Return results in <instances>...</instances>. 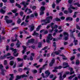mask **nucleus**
I'll return each instance as SVG.
<instances>
[{
  "label": "nucleus",
  "mask_w": 80,
  "mask_h": 80,
  "mask_svg": "<svg viewBox=\"0 0 80 80\" xmlns=\"http://www.w3.org/2000/svg\"><path fill=\"white\" fill-rule=\"evenodd\" d=\"M52 34L51 33L49 34L48 35V36L47 37V39L46 40V42L47 43H49V42H50V40H52V39H53V37H52Z\"/></svg>",
  "instance_id": "f257e3e1"
},
{
  "label": "nucleus",
  "mask_w": 80,
  "mask_h": 80,
  "mask_svg": "<svg viewBox=\"0 0 80 80\" xmlns=\"http://www.w3.org/2000/svg\"><path fill=\"white\" fill-rule=\"evenodd\" d=\"M21 4L23 5L24 6V8H22V10H25V8H26L27 6L29 4V3L28 2H26L25 1H22L21 2Z\"/></svg>",
  "instance_id": "f03ea898"
},
{
  "label": "nucleus",
  "mask_w": 80,
  "mask_h": 80,
  "mask_svg": "<svg viewBox=\"0 0 80 80\" xmlns=\"http://www.w3.org/2000/svg\"><path fill=\"white\" fill-rule=\"evenodd\" d=\"M3 68V66H2V65L0 64V69L1 70V74L2 75H5V72H7V71L4 69Z\"/></svg>",
  "instance_id": "7ed1b4c3"
},
{
  "label": "nucleus",
  "mask_w": 80,
  "mask_h": 80,
  "mask_svg": "<svg viewBox=\"0 0 80 80\" xmlns=\"http://www.w3.org/2000/svg\"><path fill=\"white\" fill-rule=\"evenodd\" d=\"M8 18H9L8 17V16H5L4 20H6V23H7L8 24L12 23L13 20H8Z\"/></svg>",
  "instance_id": "20e7f679"
},
{
  "label": "nucleus",
  "mask_w": 80,
  "mask_h": 80,
  "mask_svg": "<svg viewBox=\"0 0 80 80\" xmlns=\"http://www.w3.org/2000/svg\"><path fill=\"white\" fill-rule=\"evenodd\" d=\"M45 73L46 74V75H47L46 77L44 76V74L43 73H42V75L43 78H47V77H48V76H49L50 74V72H49V70H48L46 71L45 72Z\"/></svg>",
  "instance_id": "39448f33"
},
{
  "label": "nucleus",
  "mask_w": 80,
  "mask_h": 80,
  "mask_svg": "<svg viewBox=\"0 0 80 80\" xmlns=\"http://www.w3.org/2000/svg\"><path fill=\"white\" fill-rule=\"evenodd\" d=\"M12 52H13V55L14 57H18V53H17V49H15L12 50Z\"/></svg>",
  "instance_id": "423d86ee"
},
{
  "label": "nucleus",
  "mask_w": 80,
  "mask_h": 80,
  "mask_svg": "<svg viewBox=\"0 0 80 80\" xmlns=\"http://www.w3.org/2000/svg\"><path fill=\"white\" fill-rule=\"evenodd\" d=\"M62 65L64 68H67V67H69V65L68 64V63L63 62L62 64Z\"/></svg>",
  "instance_id": "0eeeda50"
},
{
  "label": "nucleus",
  "mask_w": 80,
  "mask_h": 80,
  "mask_svg": "<svg viewBox=\"0 0 80 80\" xmlns=\"http://www.w3.org/2000/svg\"><path fill=\"white\" fill-rule=\"evenodd\" d=\"M54 63H55V59L53 58L51 60V62L49 63V66L50 67L53 66V65Z\"/></svg>",
  "instance_id": "6e6552de"
},
{
  "label": "nucleus",
  "mask_w": 80,
  "mask_h": 80,
  "mask_svg": "<svg viewBox=\"0 0 80 80\" xmlns=\"http://www.w3.org/2000/svg\"><path fill=\"white\" fill-rule=\"evenodd\" d=\"M49 19H51L52 20V19H53V17L52 16H48L46 20L47 22H48V21H49V23H50V21Z\"/></svg>",
  "instance_id": "1a4fd4ad"
},
{
  "label": "nucleus",
  "mask_w": 80,
  "mask_h": 80,
  "mask_svg": "<svg viewBox=\"0 0 80 80\" xmlns=\"http://www.w3.org/2000/svg\"><path fill=\"white\" fill-rule=\"evenodd\" d=\"M29 27H30V32H32L33 30H34V28L35 27V26L33 24H32V26H30Z\"/></svg>",
  "instance_id": "9d476101"
},
{
  "label": "nucleus",
  "mask_w": 80,
  "mask_h": 80,
  "mask_svg": "<svg viewBox=\"0 0 80 80\" xmlns=\"http://www.w3.org/2000/svg\"><path fill=\"white\" fill-rule=\"evenodd\" d=\"M22 47L23 48V50L22 51V54H24V53H25V52H26L27 47L25 46H22Z\"/></svg>",
  "instance_id": "9b49d317"
},
{
  "label": "nucleus",
  "mask_w": 80,
  "mask_h": 80,
  "mask_svg": "<svg viewBox=\"0 0 80 80\" xmlns=\"http://www.w3.org/2000/svg\"><path fill=\"white\" fill-rule=\"evenodd\" d=\"M66 21H72V20H73V18L71 17H68L66 18Z\"/></svg>",
  "instance_id": "f8f14e48"
},
{
  "label": "nucleus",
  "mask_w": 80,
  "mask_h": 80,
  "mask_svg": "<svg viewBox=\"0 0 80 80\" xmlns=\"http://www.w3.org/2000/svg\"><path fill=\"white\" fill-rule=\"evenodd\" d=\"M73 38L74 39L73 42H74L75 45H77V42H78V40H75V38L73 37Z\"/></svg>",
  "instance_id": "ddd939ff"
},
{
  "label": "nucleus",
  "mask_w": 80,
  "mask_h": 80,
  "mask_svg": "<svg viewBox=\"0 0 80 80\" xmlns=\"http://www.w3.org/2000/svg\"><path fill=\"white\" fill-rule=\"evenodd\" d=\"M41 12H43L44 10H45V8L43 6H42L40 9Z\"/></svg>",
  "instance_id": "4468645a"
},
{
  "label": "nucleus",
  "mask_w": 80,
  "mask_h": 80,
  "mask_svg": "<svg viewBox=\"0 0 80 80\" xmlns=\"http://www.w3.org/2000/svg\"><path fill=\"white\" fill-rule=\"evenodd\" d=\"M69 69H70V71L71 72L70 73V75H72V74H73V73H74V71L72 72V71H73V68H69Z\"/></svg>",
  "instance_id": "2eb2a0df"
},
{
  "label": "nucleus",
  "mask_w": 80,
  "mask_h": 80,
  "mask_svg": "<svg viewBox=\"0 0 80 80\" xmlns=\"http://www.w3.org/2000/svg\"><path fill=\"white\" fill-rule=\"evenodd\" d=\"M21 78H22V75L21 76L17 75L16 76V79L15 80H19V79H21Z\"/></svg>",
  "instance_id": "dca6fc26"
},
{
  "label": "nucleus",
  "mask_w": 80,
  "mask_h": 80,
  "mask_svg": "<svg viewBox=\"0 0 80 80\" xmlns=\"http://www.w3.org/2000/svg\"><path fill=\"white\" fill-rule=\"evenodd\" d=\"M28 43H33L35 42V40H34V39H32L30 40H28Z\"/></svg>",
  "instance_id": "f3484780"
},
{
  "label": "nucleus",
  "mask_w": 80,
  "mask_h": 80,
  "mask_svg": "<svg viewBox=\"0 0 80 80\" xmlns=\"http://www.w3.org/2000/svg\"><path fill=\"white\" fill-rule=\"evenodd\" d=\"M19 43H20V42L19 41V40H17V42L16 44V45L17 46V47H18V48L20 47V44H19Z\"/></svg>",
  "instance_id": "a211bd4d"
},
{
  "label": "nucleus",
  "mask_w": 80,
  "mask_h": 80,
  "mask_svg": "<svg viewBox=\"0 0 80 80\" xmlns=\"http://www.w3.org/2000/svg\"><path fill=\"white\" fill-rule=\"evenodd\" d=\"M62 67L61 66H59L58 67H56L55 68V70H57V69H61Z\"/></svg>",
  "instance_id": "6ab92c4d"
},
{
  "label": "nucleus",
  "mask_w": 80,
  "mask_h": 80,
  "mask_svg": "<svg viewBox=\"0 0 80 80\" xmlns=\"http://www.w3.org/2000/svg\"><path fill=\"white\" fill-rule=\"evenodd\" d=\"M10 76H11V78H9V80H12V79H13V74H9Z\"/></svg>",
  "instance_id": "aec40b11"
},
{
  "label": "nucleus",
  "mask_w": 80,
  "mask_h": 80,
  "mask_svg": "<svg viewBox=\"0 0 80 80\" xmlns=\"http://www.w3.org/2000/svg\"><path fill=\"white\" fill-rule=\"evenodd\" d=\"M14 64V61H11L9 62V65H11V66H12Z\"/></svg>",
  "instance_id": "412c9836"
},
{
  "label": "nucleus",
  "mask_w": 80,
  "mask_h": 80,
  "mask_svg": "<svg viewBox=\"0 0 80 80\" xmlns=\"http://www.w3.org/2000/svg\"><path fill=\"white\" fill-rule=\"evenodd\" d=\"M75 76H76V75L75 74H74L73 76L72 75L70 76L69 77L68 79H69V80H70V79H72V78H73V77H75Z\"/></svg>",
  "instance_id": "4be33fe9"
},
{
  "label": "nucleus",
  "mask_w": 80,
  "mask_h": 80,
  "mask_svg": "<svg viewBox=\"0 0 80 80\" xmlns=\"http://www.w3.org/2000/svg\"><path fill=\"white\" fill-rule=\"evenodd\" d=\"M48 23H50V21H48V22H45L44 23H42L41 25H47Z\"/></svg>",
  "instance_id": "5701e85b"
},
{
  "label": "nucleus",
  "mask_w": 80,
  "mask_h": 80,
  "mask_svg": "<svg viewBox=\"0 0 80 80\" xmlns=\"http://www.w3.org/2000/svg\"><path fill=\"white\" fill-rule=\"evenodd\" d=\"M78 12H75L74 13V15L73 16V18H75V17H77V15L78 13Z\"/></svg>",
  "instance_id": "b1692460"
},
{
  "label": "nucleus",
  "mask_w": 80,
  "mask_h": 80,
  "mask_svg": "<svg viewBox=\"0 0 80 80\" xmlns=\"http://www.w3.org/2000/svg\"><path fill=\"white\" fill-rule=\"evenodd\" d=\"M64 37H68V32H64L63 33Z\"/></svg>",
  "instance_id": "393cba45"
},
{
  "label": "nucleus",
  "mask_w": 80,
  "mask_h": 80,
  "mask_svg": "<svg viewBox=\"0 0 80 80\" xmlns=\"http://www.w3.org/2000/svg\"><path fill=\"white\" fill-rule=\"evenodd\" d=\"M1 13L4 14V13L6 12V11L5 10H3V9L2 8L1 9Z\"/></svg>",
  "instance_id": "a878e982"
},
{
  "label": "nucleus",
  "mask_w": 80,
  "mask_h": 80,
  "mask_svg": "<svg viewBox=\"0 0 80 80\" xmlns=\"http://www.w3.org/2000/svg\"><path fill=\"white\" fill-rule=\"evenodd\" d=\"M33 36L36 35L37 36H38V33L36 32V31H34V33L32 34Z\"/></svg>",
  "instance_id": "bb28decb"
},
{
  "label": "nucleus",
  "mask_w": 80,
  "mask_h": 80,
  "mask_svg": "<svg viewBox=\"0 0 80 80\" xmlns=\"http://www.w3.org/2000/svg\"><path fill=\"white\" fill-rule=\"evenodd\" d=\"M17 60L18 62H22V61H23V59H21L19 58H17Z\"/></svg>",
  "instance_id": "cd10ccee"
},
{
  "label": "nucleus",
  "mask_w": 80,
  "mask_h": 80,
  "mask_svg": "<svg viewBox=\"0 0 80 80\" xmlns=\"http://www.w3.org/2000/svg\"><path fill=\"white\" fill-rule=\"evenodd\" d=\"M16 6H17V7H18V8H21V6H20V4H19L17 3H16Z\"/></svg>",
  "instance_id": "c85d7f7f"
},
{
  "label": "nucleus",
  "mask_w": 80,
  "mask_h": 80,
  "mask_svg": "<svg viewBox=\"0 0 80 80\" xmlns=\"http://www.w3.org/2000/svg\"><path fill=\"white\" fill-rule=\"evenodd\" d=\"M5 57H6V54L4 55L3 56H1L0 57L1 59H5Z\"/></svg>",
  "instance_id": "c756f323"
},
{
  "label": "nucleus",
  "mask_w": 80,
  "mask_h": 80,
  "mask_svg": "<svg viewBox=\"0 0 80 80\" xmlns=\"http://www.w3.org/2000/svg\"><path fill=\"white\" fill-rule=\"evenodd\" d=\"M70 8V9H71V8H72V9L75 10V8L73 7L72 6V5L71 4H70V8Z\"/></svg>",
  "instance_id": "7c9ffc66"
},
{
  "label": "nucleus",
  "mask_w": 80,
  "mask_h": 80,
  "mask_svg": "<svg viewBox=\"0 0 80 80\" xmlns=\"http://www.w3.org/2000/svg\"><path fill=\"white\" fill-rule=\"evenodd\" d=\"M22 22V20L21 19H20V18H19L17 21V23H18V24H20V23Z\"/></svg>",
  "instance_id": "2f4dec72"
},
{
  "label": "nucleus",
  "mask_w": 80,
  "mask_h": 80,
  "mask_svg": "<svg viewBox=\"0 0 80 80\" xmlns=\"http://www.w3.org/2000/svg\"><path fill=\"white\" fill-rule=\"evenodd\" d=\"M76 64L77 65H79V64H80V61H79L78 60L76 61Z\"/></svg>",
  "instance_id": "473e14b6"
},
{
  "label": "nucleus",
  "mask_w": 80,
  "mask_h": 80,
  "mask_svg": "<svg viewBox=\"0 0 80 80\" xmlns=\"http://www.w3.org/2000/svg\"><path fill=\"white\" fill-rule=\"evenodd\" d=\"M22 78H24V77H27L28 76L27 74H23L21 75Z\"/></svg>",
  "instance_id": "72a5a7b5"
},
{
  "label": "nucleus",
  "mask_w": 80,
  "mask_h": 80,
  "mask_svg": "<svg viewBox=\"0 0 80 80\" xmlns=\"http://www.w3.org/2000/svg\"><path fill=\"white\" fill-rule=\"evenodd\" d=\"M17 12V9H16L14 10H12V12H13V13H16Z\"/></svg>",
  "instance_id": "f704fd0d"
},
{
  "label": "nucleus",
  "mask_w": 80,
  "mask_h": 80,
  "mask_svg": "<svg viewBox=\"0 0 80 80\" xmlns=\"http://www.w3.org/2000/svg\"><path fill=\"white\" fill-rule=\"evenodd\" d=\"M68 10L69 11V13H72V12H73L72 10H71V9H70V8H68Z\"/></svg>",
  "instance_id": "c9c22d12"
},
{
  "label": "nucleus",
  "mask_w": 80,
  "mask_h": 80,
  "mask_svg": "<svg viewBox=\"0 0 80 80\" xmlns=\"http://www.w3.org/2000/svg\"><path fill=\"white\" fill-rule=\"evenodd\" d=\"M42 47V43L41 42H39L38 43V48H40Z\"/></svg>",
  "instance_id": "e433bc0d"
},
{
  "label": "nucleus",
  "mask_w": 80,
  "mask_h": 80,
  "mask_svg": "<svg viewBox=\"0 0 80 80\" xmlns=\"http://www.w3.org/2000/svg\"><path fill=\"white\" fill-rule=\"evenodd\" d=\"M13 59H15V58L12 56H10V59H9V60H12Z\"/></svg>",
  "instance_id": "4c0bfd02"
},
{
  "label": "nucleus",
  "mask_w": 80,
  "mask_h": 80,
  "mask_svg": "<svg viewBox=\"0 0 80 80\" xmlns=\"http://www.w3.org/2000/svg\"><path fill=\"white\" fill-rule=\"evenodd\" d=\"M55 20L56 21H57V22H60V21H61V20L58 18H56Z\"/></svg>",
  "instance_id": "58836bf2"
},
{
  "label": "nucleus",
  "mask_w": 80,
  "mask_h": 80,
  "mask_svg": "<svg viewBox=\"0 0 80 80\" xmlns=\"http://www.w3.org/2000/svg\"><path fill=\"white\" fill-rule=\"evenodd\" d=\"M57 27H58V26L57 25H55L54 27H52V28L54 30V29H55V28H57Z\"/></svg>",
  "instance_id": "ea45409f"
},
{
  "label": "nucleus",
  "mask_w": 80,
  "mask_h": 80,
  "mask_svg": "<svg viewBox=\"0 0 80 80\" xmlns=\"http://www.w3.org/2000/svg\"><path fill=\"white\" fill-rule=\"evenodd\" d=\"M64 73L66 75H69V74L70 73V72H69L68 71H66L64 72Z\"/></svg>",
  "instance_id": "a19ab883"
},
{
  "label": "nucleus",
  "mask_w": 80,
  "mask_h": 80,
  "mask_svg": "<svg viewBox=\"0 0 80 80\" xmlns=\"http://www.w3.org/2000/svg\"><path fill=\"white\" fill-rule=\"evenodd\" d=\"M20 15L21 16V17H22L23 16V12L22 11H21L20 12Z\"/></svg>",
  "instance_id": "79ce46f5"
},
{
  "label": "nucleus",
  "mask_w": 80,
  "mask_h": 80,
  "mask_svg": "<svg viewBox=\"0 0 80 80\" xmlns=\"http://www.w3.org/2000/svg\"><path fill=\"white\" fill-rule=\"evenodd\" d=\"M9 56H11V54H10V53H8L7 54V55H6V57H8Z\"/></svg>",
  "instance_id": "37998d69"
},
{
  "label": "nucleus",
  "mask_w": 80,
  "mask_h": 80,
  "mask_svg": "<svg viewBox=\"0 0 80 80\" xmlns=\"http://www.w3.org/2000/svg\"><path fill=\"white\" fill-rule=\"evenodd\" d=\"M58 75H60L59 78H62V74L60 73H59L58 74Z\"/></svg>",
  "instance_id": "c03bdc74"
},
{
  "label": "nucleus",
  "mask_w": 80,
  "mask_h": 80,
  "mask_svg": "<svg viewBox=\"0 0 80 80\" xmlns=\"http://www.w3.org/2000/svg\"><path fill=\"white\" fill-rule=\"evenodd\" d=\"M64 13L65 14H68V12L67 10H65L64 11Z\"/></svg>",
  "instance_id": "a18cd8bd"
},
{
  "label": "nucleus",
  "mask_w": 80,
  "mask_h": 80,
  "mask_svg": "<svg viewBox=\"0 0 80 80\" xmlns=\"http://www.w3.org/2000/svg\"><path fill=\"white\" fill-rule=\"evenodd\" d=\"M53 46L54 47H56V46H57V45H56V42H53Z\"/></svg>",
  "instance_id": "49530a36"
},
{
  "label": "nucleus",
  "mask_w": 80,
  "mask_h": 80,
  "mask_svg": "<svg viewBox=\"0 0 80 80\" xmlns=\"http://www.w3.org/2000/svg\"><path fill=\"white\" fill-rule=\"evenodd\" d=\"M14 39V38L13 37L11 38V39L12 40V42H16V41H17L16 40V39L14 40L13 39Z\"/></svg>",
  "instance_id": "de8ad7c7"
},
{
  "label": "nucleus",
  "mask_w": 80,
  "mask_h": 80,
  "mask_svg": "<svg viewBox=\"0 0 80 80\" xmlns=\"http://www.w3.org/2000/svg\"><path fill=\"white\" fill-rule=\"evenodd\" d=\"M24 70H28V71H29V70H30V68H24Z\"/></svg>",
  "instance_id": "09e8293b"
},
{
  "label": "nucleus",
  "mask_w": 80,
  "mask_h": 80,
  "mask_svg": "<svg viewBox=\"0 0 80 80\" xmlns=\"http://www.w3.org/2000/svg\"><path fill=\"white\" fill-rule=\"evenodd\" d=\"M60 18L61 20H65V17L63 16H62Z\"/></svg>",
  "instance_id": "8fccbe9b"
},
{
  "label": "nucleus",
  "mask_w": 80,
  "mask_h": 80,
  "mask_svg": "<svg viewBox=\"0 0 80 80\" xmlns=\"http://www.w3.org/2000/svg\"><path fill=\"white\" fill-rule=\"evenodd\" d=\"M76 28L78 30H80V26H79L78 24L76 25Z\"/></svg>",
  "instance_id": "3c124183"
},
{
  "label": "nucleus",
  "mask_w": 80,
  "mask_h": 80,
  "mask_svg": "<svg viewBox=\"0 0 80 80\" xmlns=\"http://www.w3.org/2000/svg\"><path fill=\"white\" fill-rule=\"evenodd\" d=\"M55 52H53L51 53V57H54L55 56Z\"/></svg>",
  "instance_id": "603ef678"
},
{
  "label": "nucleus",
  "mask_w": 80,
  "mask_h": 80,
  "mask_svg": "<svg viewBox=\"0 0 80 80\" xmlns=\"http://www.w3.org/2000/svg\"><path fill=\"white\" fill-rule=\"evenodd\" d=\"M10 2L11 3H14L15 1L14 0H10Z\"/></svg>",
  "instance_id": "864d4df0"
},
{
  "label": "nucleus",
  "mask_w": 80,
  "mask_h": 80,
  "mask_svg": "<svg viewBox=\"0 0 80 80\" xmlns=\"http://www.w3.org/2000/svg\"><path fill=\"white\" fill-rule=\"evenodd\" d=\"M68 37H67V36L65 37V38H64L65 40V41L67 40L68 39Z\"/></svg>",
  "instance_id": "5fc2aeb1"
},
{
  "label": "nucleus",
  "mask_w": 80,
  "mask_h": 80,
  "mask_svg": "<svg viewBox=\"0 0 80 80\" xmlns=\"http://www.w3.org/2000/svg\"><path fill=\"white\" fill-rule=\"evenodd\" d=\"M50 25H51V28H52L53 27V26L54 25V23L51 22L50 23Z\"/></svg>",
  "instance_id": "6e6d98bb"
},
{
  "label": "nucleus",
  "mask_w": 80,
  "mask_h": 80,
  "mask_svg": "<svg viewBox=\"0 0 80 80\" xmlns=\"http://www.w3.org/2000/svg\"><path fill=\"white\" fill-rule=\"evenodd\" d=\"M36 8H37V7L35 6H34L32 7V9L33 10H35V9H36Z\"/></svg>",
  "instance_id": "4d7b16f0"
},
{
  "label": "nucleus",
  "mask_w": 80,
  "mask_h": 80,
  "mask_svg": "<svg viewBox=\"0 0 80 80\" xmlns=\"http://www.w3.org/2000/svg\"><path fill=\"white\" fill-rule=\"evenodd\" d=\"M4 65H5L7 64V60H5L4 62Z\"/></svg>",
  "instance_id": "13d9d810"
},
{
  "label": "nucleus",
  "mask_w": 80,
  "mask_h": 80,
  "mask_svg": "<svg viewBox=\"0 0 80 80\" xmlns=\"http://www.w3.org/2000/svg\"><path fill=\"white\" fill-rule=\"evenodd\" d=\"M43 14H44V12L41 11V12H40V15H43Z\"/></svg>",
  "instance_id": "bf43d9fd"
},
{
  "label": "nucleus",
  "mask_w": 80,
  "mask_h": 80,
  "mask_svg": "<svg viewBox=\"0 0 80 80\" xmlns=\"http://www.w3.org/2000/svg\"><path fill=\"white\" fill-rule=\"evenodd\" d=\"M27 58V55H25L23 56V58L24 60H26V58Z\"/></svg>",
  "instance_id": "052dcab7"
},
{
  "label": "nucleus",
  "mask_w": 80,
  "mask_h": 80,
  "mask_svg": "<svg viewBox=\"0 0 80 80\" xmlns=\"http://www.w3.org/2000/svg\"><path fill=\"white\" fill-rule=\"evenodd\" d=\"M30 18H33L34 17V15L33 14H31L30 16Z\"/></svg>",
  "instance_id": "680f3d73"
},
{
  "label": "nucleus",
  "mask_w": 80,
  "mask_h": 80,
  "mask_svg": "<svg viewBox=\"0 0 80 80\" xmlns=\"http://www.w3.org/2000/svg\"><path fill=\"white\" fill-rule=\"evenodd\" d=\"M52 7L53 8H55V4L53 3L52 5Z\"/></svg>",
  "instance_id": "e2e57ef3"
},
{
  "label": "nucleus",
  "mask_w": 80,
  "mask_h": 80,
  "mask_svg": "<svg viewBox=\"0 0 80 80\" xmlns=\"http://www.w3.org/2000/svg\"><path fill=\"white\" fill-rule=\"evenodd\" d=\"M73 1V0H69L68 2L69 3H72V2Z\"/></svg>",
  "instance_id": "0e129e2a"
},
{
  "label": "nucleus",
  "mask_w": 80,
  "mask_h": 80,
  "mask_svg": "<svg viewBox=\"0 0 80 80\" xmlns=\"http://www.w3.org/2000/svg\"><path fill=\"white\" fill-rule=\"evenodd\" d=\"M74 58H75V56H73L72 57L70 58V60H73L74 59Z\"/></svg>",
  "instance_id": "69168bd1"
},
{
  "label": "nucleus",
  "mask_w": 80,
  "mask_h": 80,
  "mask_svg": "<svg viewBox=\"0 0 80 80\" xmlns=\"http://www.w3.org/2000/svg\"><path fill=\"white\" fill-rule=\"evenodd\" d=\"M54 53H55V54H56V55H59V53L58 52L56 51L55 52H54Z\"/></svg>",
  "instance_id": "338daca9"
},
{
  "label": "nucleus",
  "mask_w": 80,
  "mask_h": 80,
  "mask_svg": "<svg viewBox=\"0 0 80 80\" xmlns=\"http://www.w3.org/2000/svg\"><path fill=\"white\" fill-rule=\"evenodd\" d=\"M53 74H51L50 76V78H52L53 77Z\"/></svg>",
  "instance_id": "774afa93"
}]
</instances>
